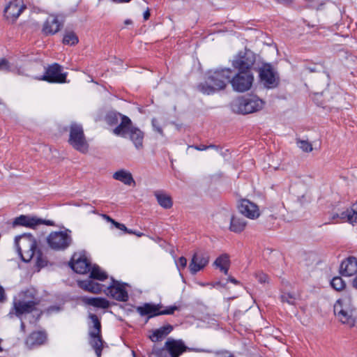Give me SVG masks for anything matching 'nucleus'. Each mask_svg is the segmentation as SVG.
<instances>
[{"label": "nucleus", "instance_id": "f257e3e1", "mask_svg": "<svg viewBox=\"0 0 357 357\" xmlns=\"http://www.w3.org/2000/svg\"><path fill=\"white\" fill-rule=\"evenodd\" d=\"M107 278V273L99 266H93L91 272H90L89 278L78 281V284L80 288L85 291L92 293L103 291L107 296L114 299L119 301H126L128 299V294L126 289L127 284L112 280L109 285L103 289L104 285L93 281V280L102 281Z\"/></svg>", "mask_w": 357, "mask_h": 357}, {"label": "nucleus", "instance_id": "f03ea898", "mask_svg": "<svg viewBox=\"0 0 357 357\" xmlns=\"http://www.w3.org/2000/svg\"><path fill=\"white\" fill-rule=\"evenodd\" d=\"M107 119L110 124H115L120 121L119 125L116 127L113 132L118 136L128 137L135 145L137 149L143 147L144 132L132 125L131 120L126 116L119 113L111 112L107 114Z\"/></svg>", "mask_w": 357, "mask_h": 357}, {"label": "nucleus", "instance_id": "7ed1b4c3", "mask_svg": "<svg viewBox=\"0 0 357 357\" xmlns=\"http://www.w3.org/2000/svg\"><path fill=\"white\" fill-rule=\"evenodd\" d=\"M15 244L18 255L24 261L28 262L33 259L38 267L41 268L46 265L47 261L42 252L36 250L37 243L32 235L24 234L17 236Z\"/></svg>", "mask_w": 357, "mask_h": 357}, {"label": "nucleus", "instance_id": "20e7f679", "mask_svg": "<svg viewBox=\"0 0 357 357\" xmlns=\"http://www.w3.org/2000/svg\"><path fill=\"white\" fill-rule=\"evenodd\" d=\"M231 76V71L229 68L210 70L205 84L199 85V90L204 94L210 95L223 89L229 82Z\"/></svg>", "mask_w": 357, "mask_h": 357}, {"label": "nucleus", "instance_id": "39448f33", "mask_svg": "<svg viewBox=\"0 0 357 357\" xmlns=\"http://www.w3.org/2000/svg\"><path fill=\"white\" fill-rule=\"evenodd\" d=\"M334 313L342 324L350 328L355 325L357 313L349 295H344L336 301L334 305Z\"/></svg>", "mask_w": 357, "mask_h": 357}, {"label": "nucleus", "instance_id": "423d86ee", "mask_svg": "<svg viewBox=\"0 0 357 357\" xmlns=\"http://www.w3.org/2000/svg\"><path fill=\"white\" fill-rule=\"evenodd\" d=\"M264 105V100L257 96L250 95L234 100L231 107L236 113L247 114L261 110Z\"/></svg>", "mask_w": 357, "mask_h": 357}, {"label": "nucleus", "instance_id": "0eeeda50", "mask_svg": "<svg viewBox=\"0 0 357 357\" xmlns=\"http://www.w3.org/2000/svg\"><path fill=\"white\" fill-rule=\"evenodd\" d=\"M38 301L33 296L32 291H22L18 295V298L13 301V309L16 316L20 317L24 314L33 312L36 309Z\"/></svg>", "mask_w": 357, "mask_h": 357}, {"label": "nucleus", "instance_id": "6e6552de", "mask_svg": "<svg viewBox=\"0 0 357 357\" xmlns=\"http://www.w3.org/2000/svg\"><path fill=\"white\" fill-rule=\"evenodd\" d=\"M68 142L78 151L86 153L88 151L89 144L80 124L73 123L70 125Z\"/></svg>", "mask_w": 357, "mask_h": 357}, {"label": "nucleus", "instance_id": "1a4fd4ad", "mask_svg": "<svg viewBox=\"0 0 357 357\" xmlns=\"http://www.w3.org/2000/svg\"><path fill=\"white\" fill-rule=\"evenodd\" d=\"M71 231L68 229L51 232L47 238L48 245L54 250H63L72 243Z\"/></svg>", "mask_w": 357, "mask_h": 357}, {"label": "nucleus", "instance_id": "9d476101", "mask_svg": "<svg viewBox=\"0 0 357 357\" xmlns=\"http://www.w3.org/2000/svg\"><path fill=\"white\" fill-rule=\"evenodd\" d=\"M254 80V77L250 71L239 72L231 79H229L232 88L238 92H245L248 91Z\"/></svg>", "mask_w": 357, "mask_h": 357}, {"label": "nucleus", "instance_id": "9b49d317", "mask_svg": "<svg viewBox=\"0 0 357 357\" xmlns=\"http://www.w3.org/2000/svg\"><path fill=\"white\" fill-rule=\"evenodd\" d=\"M178 310L176 306H169L164 310H160V306L159 305H154L151 303H144L141 306L137 307V312L141 316H148V318L160 315V314H172Z\"/></svg>", "mask_w": 357, "mask_h": 357}, {"label": "nucleus", "instance_id": "f8f14e48", "mask_svg": "<svg viewBox=\"0 0 357 357\" xmlns=\"http://www.w3.org/2000/svg\"><path fill=\"white\" fill-rule=\"evenodd\" d=\"M255 61V55L250 51L245 50L239 52L232 61L233 66L239 72L250 71L249 69L253 66Z\"/></svg>", "mask_w": 357, "mask_h": 357}, {"label": "nucleus", "instance_id": "ddd939ff", "mask_svg": "<svg viewBox=\"0 0 357 357\" xmlns=\"http://www.w3.org/2000/svg\"><path fill=\"white\" fill-rule=\"evenodd\" d=\"M259 77L261 83L267 89H273L278 85V76L270 64H264L260 68Z\"/></svg>", "mask_w": 357, "mask_h": 357}, {"label": "nucleus", "instance_id": "4468645a", "mask_svg": "<svg viewBox=\"0 0 357 357\" xmlns=\"http://www.w3.org/2000/svg\"><path fill=\"white\" fill-rule=\"evenodd\" d=\"M90 261L84 252L75 253L70 262V266L72 269L79 274H84L90 270L91 271L93 266L90 268ZM94 266H97L94 265Z\"/></svg>", "mask_w": 357, "mask_h": 357}, {"label": "nucleus", "instance_id": "2eb2a0df", "mask_svg": "<svg viewBox=\"0 0 357 357\" xmlns=\"http://www.w3.org/2000/svg\"><path fill=\"white\" fill-rule=\"evenodd\" d=\"M66 73H62V67L58 63L50 66L40 79L51 83H64L66 82Z\"/></svg>", "mask_w": 357, "mask_h": 357}, {"label": "nucleus", "instance_id": "dca6fc26", "mask_svg": "<svg viewBox=\"0 0 357 357\" xmlns=\"http://www.w3.org/2000/svg\"><path fill=\"white\" fill-rule=\"evenodd\" d=\"M239 212L246 218L255 220L259 217V206L248 199H242L238 204Z\"/></svg>", "mask_w": 357, "mask_h": 357}, {"label": "nucleus", "instance_id": "f3484780", "mask_svg": "<svg viewBox=\"0 0 357 357\" xmlns=\"http://www.w3.org/2000/svg\"><path fill=\"white\" fill-rule=\"evenodd\" d=\"M165 347L171 355V357H178L181 354L187 350L188 348L182 340H174L169 338L165 342Z\"/></svg>", "mask_w": 357, "mask_h": 357}, {"label": "nucleus", "instance_id": "a211bd4d", "mask_svg": "<svg viewBox=\"0 0 357 357\" xmlns=\"http://www.w3.org/2000/svg\"><path fill=\"white\" fill-rule=\"evenodd\" d=\"M24 6L22 4L20 1L15 0L10 2L4 9V16L10 21H15L20 15Z\"/></svg>", "mask_w": 357, "mask_h": 357}, {"label": "nucleus", "instance_id": "6ab92c4d", "mask_svg": "<svg viewBox=\"0 0 357 357\" xmlns=\"http://www.w3.org/2000/svg\"><path fill=\"white\" fill-rule=\"evenodd\" d=\"M332 218L346 220L351 224L357 223V203L354 204L350 209L333 213Z\"/></svg>", "mask_w": 357, "mask_h": 357}, {"label": "nucleus", "instance_id": "aec40b11", "mask_svg": "<svg viewBox=\"0 0 357 357\" xmlns=\"http://www.w3.org/2000/svg\"><path fill=\"white\" fill-rule=\"evenodd\" d=\"M62 26L58 17L54 15H49L44 22L43 32L46 35H54L57 33Z\"/></svg>", "mask_w": 357, "mask_h": 357}, {"label": "nucleus", "instance_id": "412c9836", "mask_svg": "<svg viewBox=\"0 0 357 357\" xmlns=\"http://www.w3.org/2000/svg\"><path fill=\"white\" fill-rule=\"evenodd\" d=\"M208 263V257L204 255L195 254L189 265L192 274H195L204 268Z\"/></svg>", "mask_w": 357, "mask_h": 357}, {"label": "nucleus", "instance_id": "4be33fe9", "mask_svg": "<svg viewBox=\"0 0 357 357\" xmlns=\"http://www.w3.org/2000/svg\"><path fill=\"white\" fill-rule=\"evenodd\" d=\"M357 272V259L350 257L344 260L340 265V273L343 276L349 277Z\"/></svg>", "mask_w": 357, "mask_h": 357}, {"label": "nucleus", "instance_id": "5701e85b", "mask_svg": "<svg viewBox=\"0 0 357 357\" xmlns=\"http://www.w3.org/2000/svg\"><path fill=\"white\" fill-rule=\"evenodd\" d=\"M43 220L33 216L22 215L15 219L13 224L15 225H22L34 229L38 225H42Z\"/></svg>", "mask_w": 357, "mask_h": 357}, {"label": "nucleus", "instance_id": "b1692460", "mask_svg": "<svg viewBox=\"0 0 357 357\" xmlns=\"http://www.w3.org/2000/svg\"><path fill=\"white\" fill-rule=\"evenodd\" d=\"M231 211L229 208H222L214 215V221L222 227H225L231 217Z\"/></svg>", "mask_w": 357, "mask_h": 357}, {"label": "nucleus", "instance_id": "393cba45", "mask_svg": "<svg viewBox=\"0 0 357 357\" xmlns=\"http://www.w3.org/2000/svg\"><path fill=\"white\" fill-rule=\"evenodd\" d=\"M113 178L127 185H130L135 183L132 174L129 171L124 169H121L115 172L113 174Z\"/></svg>", "mask_w": 357, "mask_h": 357}, {"label": "nucleus", "instance_id": "a878e982", "mask_svg": "<svg viewBox=\"0 0 357 357\" xmlns=\"http://www.w3.org/2000/svg\"><path fill=\"white\" fill-rule=\"evenodd\" d=\"M46 340V335L43 332H34L32 333L26 340V345L29 348L40 345L45 342Z\"/></svg>", "mask_w": 357, "mask_h": 357}, {"label": "nucleus", "instance_id": "bb28decb", "mask_svg": "<svg viewBox=\"0 0 357 357\" xmlns=\"http://www.w3.org/2000/svg\"><path fill=\"white\" fill-rule=\"evenodd\" d=\"M246 223V221L243 218L231 215L229 220V229L235 233L241 232L245 229Z\"/></svg>", "mask_w": 357, "mask_h": 357}, {"label": "nucleus", "instance_id": "cd10ccee", "mask_svg": "<svg viewBox=\"0 0 357 357\" xmlns=\"http://www.w3.org/2000/svg\"><path fill=\"white\" fill-rule=\"evenodd\" d=\"M83 302L89 305L101 309H106L109 307V301L104 298L83 297Z\"/></svg>", "mask_w": 357, "mask_h": 357}, {"label": "nucleus", "instance_id": "c85d7f7f", "mask_svg": "<svg viewBox=\"0 0 357 357\" xmlns=\"http://www.w3.org/2000/svg\"><path fill=\"white\" fill-rule=\"evenodd\" d=\"M173 330L172 326L167 324L155 330L153 334L150 336V339L153 342H158L169 334Z\"/></svg>", "mask_w": 357, "mask_h": 357}, {"label": "nucleus", "instance_id": "c756f323", "mask_svg": "<svg viewBox=\"0 0 357 357\" xmlns=\"http://www.w3.org/2000/svg\"><path fill=\"white\" fill-rule=\"evenodd\" d=\"M229 264V257L227 254L221 255L214 261V266L220 268L225 275L228 274Z\"/></svg>", "mask_w": 357, "mask_h": 357}, {"label": "nucleus", "instance_id": "7c9ffc66", "mask_svg": "<svg viewBox=\"0 0 357 357\" xmlns=\"http://www.w3.org/2000/svg\"><path fill=\"white\" fill-rule=\"evenodd\" d=\"M154 195L159 205L162 208H170L172 206V200L168 194L162 191H156Z\"/></svg>", "mask_w": 357, "mask_h": 357}, {"label": "nucleus", "instance_id": "2f4dec72", "mask_svg": "<svg viewBox=\"0 0 357 357\" xmlns=\"http://www.w3.org/2000/svg\"><path fill=\"white\" fill-rule=\"evenodd\" d=\"M0 71L5 73L11 72L17 74L22 73L20 68L16 63H10L6 59H0Z\"/></svg>", "mask_w": 357, "mask_h": 357}, {"label": "nucleus", "instance_id": "473e14b6", "mask_svg": "<svg viewBox=\"0 0 357 357\" xmlns=\"http://www.w3.org/2000/svg\"><path fill=\"white\" fill-rule=\"evenodd\" d=\"M90 344L95 350L97 357H100L102 349V340L100 334L90 335Z\"/></svg>", "mask_w": 357, "mask_h": 357}, {"label": "nucleus", "instance_id": "72a5a7b5", "mask_svg": "<svg viewBox=\"0 0 357 357\" xmlns=\"http://www.w3.org/2000/svg\"><path fill=\"white\" fill-rule=\"evenodd\" d=\"M89 318L91 320V326H89V335L100 333L101 324L96 314H89Z\"/></svg>", "mask_w": 357, "mask_h": 357}, {"label": "nucleus", "instance_id": "f704fd0d", "mask_svg": "<svg viewBox=\"0 0 357 357\" xmlns=\"http://www.w3.org/2000/svg\"><path fill=\"white\" fill-rule=\"evenodd\" d=\"M79 42L78 37L73 31H66L63 38V43L67 45H75Z\"/></svg>", "mask_w": 357, "mask_h": 357}, {"label": "nucleus", "instance_id": "c9c22d12", "mask_svg": "<svg viewBox=\"0 0 357 357\" xmlns=\"http://www.w3.org/2000/svg\"><path fill=\"white\" fill-rule=\"evenodd\" d=\"M296 144L299 149H301L303 151L309 153L312 151V144L305 139H297Z\"/></svg>", "mask_w": 357, "mask_h": 357}, {"label": "nucleus", "instance_id": "e433bc0d", "mask_svg": "<svg viewBox=\"0 0 357 357\" xmlns=\"http://www.w3.org/2000/svg\"><path fill=\"white\" fill-rule=\"evenodd\" d=\"M331 287L337 291H341L345 287V282L340 277H335L331 282Z\"/></svg>", "mask_w": 357, "mask_h": 357}, {"label": "nucleus", "instance_id": "4c0bfd02", "mask_svg": "<svg viewBox=\"0 0 357 357\" xmlns=\"http://www.w3.org/2000/svg\"><path fill=\"white\" fill-rule=\"evenodd\" d=\"M282 303H287L289 305H294L296 298V296L291 293H283L280 296Z\"/></svg>", "mask_w": 357, "mask_h": 357}, {"label": "nucleus", "instance_id": "58836bf2", "mask_svg": "<svg viewBox=\"0 0 357 357\" xmlns=\"http://www.w3.org/2000/svg\"><path fill=\"white\" fill-rule=\"evenodd\" d=\"M255 277L258 282L261 284H268L270 278L267 274L262 271H258L255 273Z\"/></svg>", "mask_w": 357, "mask_h": 357}, {"label": "nucleus", "instance_id": "ea45409f", "mask_svg": "<svg viewBox=\"0 0 357 357\" xmlns=\"http://www.w3.org/2000/svg\"><path fill=\"white\" fill-rule=\"evenodd\" d=\"M152 126L155 132H158L160 135H163V131L160 123L155 119L152 120Z\"/></svg>", "mask_w": 357, "mask_h": 357}, {"label": "nucleus", "instance_id": "a19ab883", "mask_svg": "<svg viewBox=\"0 0 357 357\" xmlns=\"http://www.w3.org/2000/svg\"><path fill=\"white\" fill-rule=\"evenodd\" d=\"M176 265L178 270L180 268H185L187 265V259L184 257H181L176 261Z\"/></svg>", "mask_w": 357, "mask_h": 357}, {"label": "nucleus", "instance_id": "79ce46f5", "mask_svg": "<svg viewBox=\"0 0 357 357\" xmlns=\"http://www.w3.org/2000/svg\"><path fill=\"white\" fill-rule=\"evenodd\" d=\"M193 147L198 151H206L209 149H215L218 151V149L216 146L213 145V144H211L209 146L199 145V146H195Z\"/></svg>", "mask_w": 357, "mask_h": 357}, {"label": "nucleus", "instance_id": "37998d69", "mask_svg": "<svg viewBox=\"0 0 357 357\" xmlns=\"http://www.w3.org/2000/svg\"><path fill=\"white\" fill-rule=\"evenodd\" d=\"M114 226L116 228H118V229H119L121 230L125 231H126L128 233H132V231L128 230L126 228V227L124 225H123V224H121V223H119V222H114Z\"/></svg>", "mask_w": 357, "mask_h": 357}, {"label": "nucleus", "instance_id": "c03bdc74", "mask_svg": "<svg viewBox=\"0 0 357 357\" xmlns=\"http://www.w3.org/2000/svg\"><path fill=\"white\" fill-rule=\"evenodd\" d=\"M6 300V296L4 288L0 285V303H3Z\"/></svg>", "mask_w": 357, "mask_h": 357}, {"label": "nucleus", "instance_id": "a18cd8bd", "mask_svg": "<svg viewBox=\"0 0 357 357\" xmlns=\"http://www.w3.org/2000/svg\"><path fill=\"white\" fill-rule=\"evenodd\" d=\"M102 217L104 219L107 220L108 222H112L114 225V222H116V221L111 218L109 216L107 215H103Z\"/></svg>", "mask_w": 357, "mask_h": 357}, {"label": "nucleus", "instance_id": "49530a36", "mask_svg": "<svg viewBox=\"0 0 357 357\" xmlns=\"http://www.w3.org/2000/svg\"><path fill=\"white\" fill-rule=\"evenodd\" d=\"M143 16H144V19L145 20H147L149 19V16H150V12H149V10H146L144 13Z\"/></svg>", "mask_w": 357, "mask_h": 357}, {"label": "nucleus", "instance_id": "de8ad7c7", "mask_svg": "<svg viewBox=\"0 0 357 357\" xmlns=\"http://www.w3.org/2000/svg\"><path fill=\"white\" fill-rule=\"evenodd\" d=\"M43 224L46 225H54V222L52 220H43L42 225Z\"/></svg>", "mask_w": 357, "mask_h": 357}, {"label": "nucleus", "instance_id": "09e8293b", "mask_svg": "<svg viewBox=\"0 0 357 357\" xmlns=\"http://www.w3.org/2000/svg\"><path fill=\"white\" fill-rule=\"evenodd\" d=\"M353 287L357 289V275L353 280Z\"/></svg>", "mask_w": 357, "mask_h": 357}, {"label": "nucleus", "instance_id": "8fccbe9b", "mask_svg": "<svg viewBox=\"0 0 357 357\" xmlns=\"http://www.w3.org/2000/svg\"><path fill=\"white\" fill-rule=\"evenodd\" d=\"M279 3H288L291 2L292 0H277Z\"/></svg>", "mask_w": 357, "mask_h": 357}, {"label": "nucleus", "instance_id": "3c124183", "mask_svg": "<svg viewBox=\"0 0 357 357\" xmlns=\"http://www.w3.org/2000/svg\"><path fill=\"white\" fill-rule=\"evenodd\" d=\"M229 281L231 282L234 284H237V282H238L236 279L232 278H229Z\"/></svg>", "mask_w": 357, "mask_h": 357}, {"label": "nucleus", "instance_id": "603ef678", "mask_svg": "<svg viewBox=\"0 0 357 357\" xmlns=\"http://www.w3.org/2000/svg\"><path fill=\"white\" fill-rule=\"evenodd\" d=\"M132 234H136V235H137V236H142L143 235V234H142V233H140V232H139V233H136V232L132 231Z\"/></svg>", "mask_w": 357, "mask_h": 357}, {"label": "nucleus", "instance_id": "864d4df0", "mask_svg": "<svg viewBox=\"0 0 357 357\" xmlns=\"http://www.w3.org/2000/svg\"><path fill=\"white\" fill-rule=\"evenodd\" d=\"M21 328L22 331L24 329V324L23 322L21 323Z\"/></svg>", "mask_w": 357, "mask_h": 357}, {"label": "nucleus", "instance_id": "5fc2aeb1", "mask_svg": "<svg viewBox=\"0 0 357 357\" xmlns=\"http://www.w3.org/2000/svg\"><path fill=\"white\" fill-rule=\"evenodd\" d=\"M199 285H201V286H202V287H204V286H205V285H206V284H204V283H201V282H199Z\"/></svg>", "mask_w": 357, "mask_h": 357}, {"label": "nucleus", "instance_id": "6e6d98bb", "mask_svg": "<svg viewBox=\"0 0 357 357\" xmlns=\"http://www.w3.org/2000/svg\"><path fill=\"white\" fill-rule=\"evenodd\" d=\"M159 352H155L153 354L158 355Z\"/></svg>", "mask_w": 357, "mask_h": 357}]
</instances>
